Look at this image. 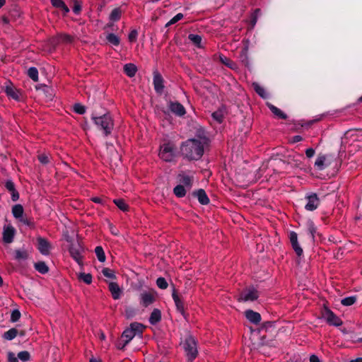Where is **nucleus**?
<instances>
[{"instance_id": "1", "label": "nucleus", "mask_w": 362, "mask_h": 362, "mask_svg": "<svg viewBox=\"0 0 362 362\" xmlns=\"http://www.w3.org/2000/svg\"><path fill=\"white\" fill-rule=\"evenodd\" d=\"M182 155L188 160H199L204 153L202 142L190 139L184 142L180 148Z\"/></svg>"}, {"instance_id": "2", "label": "nucleus", "mask_w": 362, "mask_h": 362, "mask_svg": "<svg viewBox=\"0 0 362 362\" xmlns=\"http://www.w3.org/2000/svg\"><path fill=\"white\" fill-rule=\"evenodd\" d=\"M92 119L94 121L95 124L103 131L105 136L111 134L114 128V122L109 114H104L99 117L93 115Z\"/></svg>"}, {"instance_id": "3", "label": "nucleus", "mask_w": 362, "mask_h": 362, "mask_svg": "<svg viewBox=\"0 0 362 362\" xmlns=\"http://www.w3.org/2000/svg\"><path fill=\"white\" fill-rule=\"evenodd\" d=\"M184 349L189 361H192L197 356L198 351L197 341L192 336L189 335L185 339L184 342Z\"/></svg>"}, {"instance_id": "4", "label": "nucleus", "mask_w": 362, "mask_h": 362, "mask_svg": "<svg viewBox=\"0 0 362 362\" xmlns=\"http://www.w3.org/2000/svg\"><path fill=\"white\" fill-rule=\"evenodd\" d=\"M321 317L325 320L329 325L338 327L342 324L341 320L326 306L321 310Z\"/></svg>"}, {"instance_id": "5", "label": "nucleus", "mask_w": 362, "mask_h": 362, "mask_svg": "<svg viewBox=\"0 0 362 362\" xmlns=\"http://www.w3.org/2000/svg\"><path fill=\"white\" fill-rule=\"evenodd\" d=\"M259 298L258 291L252 286L244 289L238 298V301H254Z\"/></svg>"}, {"instance_id": "6", "label": "nucleus", "mask_w": 362, "mask_h": 362, "mask_svg": "<svg viewBox=\"0 0 362 362\" xmlns=\"http://www.w3.org/2000/svg\"><path fill=\"white\" fill-rule=\"evenodd\" d=\"M159 156L161 159L166 162L171 161L174 158L173 148L169 144H165L162 146Z\"/></svg>"}, {"instance_id": "7", "label": "nucleus", "mask_w": 362, "mask_h": 362, "mask_svg": "<svg viewBox=\"0 0 362 362\" xmlns=\"http://www.w3.org/2000/svg\"><path fill=\"white\" fill-rule=\"evenodd\" d=\"M141 304L144 307H148L156 300V294L153 291H144L140 295Z\"/></svg>"}, {"instance_id": "8", "label": "nucleus", "mask_w": 362, "mask_h": 362, "mask_svg": "<svg viewBox=\"0 0 362 362\" xmlns=\"http://www.w3.org/2000/svg\"><path fill=\"white\" fill-rule=\"evenodd\" d=\"M16 233L15 228L11 225L4 226L3 240L6 243H11Z\"/></svg>"}, {"instance_id": "9", "label": "nucleus", "mask_w": 362, "mask_h": 362, "mask_svg": "<svg viewBox=\"0 0 362 362\" xmlns=\"http://www.w3.org/2000/svg\"><path fill=\"white\" fill-rule=\"evenodd\" d=\"M37 241L39 251L44 255H48L51 248L50 243L45 238L41 237H38Z\"/></svg>"}, {"instance_id": "10", "label": "nucleus", "mask_w": 362, "mask_h": 362, "mask_svg": "<svg viewBox=\"0 0 362 362\" xmlns=\"http://www.w3.org/2000/svg\"><path fill=\"white\" fill-rule=\"evenodd\" d=\"M290 241L293 249L298 257H300L303 254V249L298 244V235L296 232H291L289 235Z\"/></svg>"}, {"instance_id": "11", "label": "nucleus", "mask_w": 362, "mask_h": 362, "mask_svg": "<svg viewBox=\"0 0 362 362\" xmlns=\"http://www.w3.org/2000/svg\"><path fill=\"white\" fill-rule=\"evenodd\" d=\"M153 85L156 93L160 94L163 93L164 88L163 79L158 71L153 73Z\"/></svg>"}, {"instance_id": "12", "label": "nucleus", "mask_w": 362, "mask_h": 362, "mask_svg": "<svg viewBox=\"0 0 362 362\" xmlns=\"http://www.w3.org/2000/svg\"><path fill=\"white\" fill-rule=\"evenodd\" d=\"M245 316L251 323L255 325L259 324L262 320L260 314L257 312L253 311L252 310H245Z\"/></svg>"}, {"instance_id": "13", "label": "nucleus", "mask_w": 362, "mask_h": 362, "mask_svg": "<svg viewBox=\"0 0 362 362\" xmlns=\"http://www.w3.org/2000/svg\"><path fill=\"white\" fill-rule=\"evenodd\" d=\"M169 108L171 112L180 117L183 116L186 113L184 106L178 102H170Z\"/></svg>"}, {"instance_id": "14", "label": "nucleus", "mask_w": 362, "mask_h": 362, "mask_svg": "<svg viewBox=\"0 0 362 362\" xmlns=\"http://www.w3.org/2000/svg\"><path fill=\"white\" fill-rule=\"evenodd\" d=\"M308 203L305 205V209L308 211H313L316 209L319 205V199L316 194H313L308 197Z\"/></svg>"}, {"instance_id": "15", "label": "nucleus", "mask_w": 362, "mask_h": 362, "mask_svg": "<svg viewBox=\"0 0 362 362\" xmlns=\"http://www.w3.org/2000/svg\"><path fill=\"white\" fill-rule=\"evenodd\" d=\"M71 256L80 264L81 259V248L78 244H71L69 247Z\"/></svg>"}, {"instance_id": "16", "label": "nucleus", "mask_w": 362, "mask_h": 362, "mask_svg": "<svg viewBox=\"0 0 362 362\" xmlns=\"http://www.w3.org/2000/svg\"><path fill=\"white\" fill-rule=\"evenodd\" d=\"M5 187L11 192L12 201L16 202L19 199V193L16 189L14 183L11 180H7L5 184Z\"/></svg>"}, {"instance_id": "17", "label": "nucleus", "mask_w": 362, "mask_h": 362, "mask_svg": "<svg viewBox=\"0 0 362 362\" xmlns=\"http://www.w3.org/2000/svg\"><path fill=\"white\" fill-rule=\"evenodd\" d=\"M194 197H197L199 203L203 205H206L209 203V199L208 198L205 191L202 189H199L197 191H194L192 193Z\"/></svg>"}, {"instance_id": "18", "label": "nucleus", "mask_w": 362, "mask_h": 362, "mask_svg": "<svg viewBox=\"0 0 362 362\" xmlns=\"http://www.w3.org/2000/svg\"><path fill=\"white\" fill-rule=\"evenodd\" d=\"M173 298L175 301L177 310L184 316L185 317V313L184 309V303L182 300L180 298L177 291L175 289H173V292L172 294Z\"/></svg>"}, {"instance_id": "19", "label": "nucleus", "mask_w": 362, "mask_h": 362, "mask_svg": "<svg viewBox=\"0 0 362 362\" xmlns=\"http://www.w3.org/2000/svg\"><path fill=\"white\" fill-rule=\"evenodd\" d=\"M4 90L8 96L11 98L18 100L20 98V93L16 88L12 85L6 86L4 88Z\"/></svg>"}, {"instance_id": "20", "label": "nucleus", "mask_w": 362, "mask_h": 362, "mask_svg": "<svg viewBox=\"0 0 362 362\" xmlns=\"http://www.w3.org/2000/svg\"><path fill=\"white\" fill-rule=\"evenodd\" d=\"M330 163L327 162V156L326 155L320 154L316 159L315 166L320 170H323L326 166Z\"/></svg>"}, {"instance_id": "21", "label": "nucleus", "mask_w": 362, "mask_h": 362, "mask_svg": "<svg viewBox=\"0 0 362 362\" xmlns=\"http://www.w3.org/2000/svg\"><path fill=\"white\" fill-rule=\"evenodd\" d=\"M109 290L115 300L119 299L120 298L122 291L117 283L110 282L109 284Z\"/></svg>"}, {"instance_id": "22", "label": "nucleus", "mask_w": 362, "mask_h": 362, "mask_svg": "<svg viewBox=\"0 0 362 362\" xmlns=\"http://www.w3.org/2000/svg\"><path fill=\"white\" fill-rule=\"evenodd\" d=\"M161 320V312L159 309L155 308L151 313L149 317V322L151 325H156Z\"/></svg>"}, {"instance_id": "23", "label": "nucleus", "mask_w": 362, "mask_h": 362, "mask_svg": "<svg viewBox=\"0 0 362 362\" xmlns=\"http://www.w3.org/2000/svg\"><path fill=\"white\" fill-rule=\"evenodd\" d=\"M124 71L129 77H133L137 71V67L134 64H127L124 66Z\"/></svg>"}, {"instance_id": "24", "label": "nucleus", "mask_w": 362, "mask_h": 362, "mask_svg": "<svg viewBox=\"0 0 362 362\" xmlns=\"http://www.w3.org/2000/svg\"><path fill=\"white\" fill-rule=\"evenodd\" d=\"M24 210L21 204H16L12 208V214L16 218H23Z\"/></svg>"}, {"instance_id": "25", "label": "nucleus", "mask_w": 362, "mask_h": 362, "mask_svg": "<svg viewBox=\"0 0 362 362\" xmlns=\"http://www.w3.org/2000/svg\"><path fill=\"white\" fill-rule=\"evenodd\" d=\"M267 105H268V107L269 108V110L272 111V112L276 117H278L281 119H286L287 118L286 115L285 113H284L280 109H279L276 106H274L272 104H268Z\"/></svg>"}, {"instance_id": "26", "label": "nucleus", "mask_w": 362, "mask_h": 362, "mask_svg": "<svg viewBox=\"0 0 362 362\" xmlns=\"http://www.w3.org/2000/svg\"><path fill=\"white\" fill-rule=\"evenodd\" d=\"M35 269L41 274H47L49 272V267L45 262L40 261L35 263Z\"/></svg>"}, {"instance_id": "27", "label": "nucleus", "mask_w": 362, "mask_h": 362, "mask_svg": "<svg viewBox=\"0 0 362 362\" xmlns=\"http://www.w3.org/2000/svg\"><path fill=\"white\" fill-rule=\"evenodd\" d=\"M129 328L131 330H132L133 332L135 333V335L136 334H142L143 331L145 328V326L144 325H142L141 323L132 322L130 324Z\"/></svg>"}, {"instance_id": "28", "label": "nucleus", "mask_w": 362, "mask_h": 362, "mask_svg": "<svg viewBox=\"0 0 362 362\" xmlns=\"http://www.w3.org/2000/svg\"><path fill=\"white\" fill-rule=\"evenodd\" d=\"M179 177H180V182L183 186L188 187V189L191 188L192 181L191 177L183 174H180Z\"/></svg>"}, {"instance_id": "29", "label": "nucleus", "mask_w": 362, "mask_h": 362, "mask_svg": "<svg viewBox=\"0 0 362 362\" xmlns=\"http://www.w3.org/2000/svg\"><path fill=\"white\" fill-rule=\"evenodd\" d=\"M18 334V330L16 328H11L4 332L3 337L6 340H12Z\"/></svg>"}, {"instance_id": "30", "label": "nucleus", "mask_w": 362, "mask_h": 362, "mask_svg": "<svg viewBox=\"0 0 362 362\" xmlns=\"http://www.w3.org/2000/svg\"><path fill=\"white\" fill-rule=\"evenodd\" d=\"M308 227V235H309L311 240L314 241L315 234L317 232V228L312 221H309L307 224Z\"/></svg>"}, {"instance_id": "31", "label": "nucleus", "mask_w": 362, "mask_h": 362, "mask_svg": "<svg viewBox=\"0 0 362 362\" xmlns=\"http://www.w3.org/2000/svg\"><path fill=\"white\" fill-rule=\"evenodd\" d=\"M175 195L177 197H183L186 194V189L182 185H178L173 189Z\"/></svg>"}, {"instance_id": "32", "label": "nucleus", "mask_w": 362, "mask_h": 362, "mask_svg": "<svg viewBox=\"0 0 362 362\" xmlns=\"http://www.w3.org/2000/svg\"><path fill=\"white\" fill-rule=\"evenodd\" d=\"M122 15V10L120 8H114L110 15V20L112 21H117L119 20Z\"/></svg>"}, {"instance_id": "33", "label": "nucleus", "mask_w": 362, "mask_h": 362, "mask_svg": "<svg viewBox=\"0 0 362 362\" xmlns=\"http://www.w3.org/2000/svg\"><path fill=\"white\" fill-rule=\"evenodd\" d=\"M211 116L215 121L220 124L223 121L224 117V112L222 109H219L217 111L213 112Z\"/></svg>"}, {"instance_id": "34", "label": "nucleus", "mask_w": 362, "mask_h": 362, "mask_svg": "<svg viewBox=\"0 0 362 362\" xmlns=\"http://www.w3.org/2000/svg\"><path fill=\"white\" fill-rule=\"evenodd\" d=\"M78 279L80 281H83L86 284H90L92 282V275L90 274L79 273L78 274Z\"/></svg>"}, {"instance_id": "35", "label": "nucleus", "mask_w": 362, "mask_h": 362, "mask_svg": "<svg viewBox=\"0 0 362 362\" xmlns=\"http://www.w3.org/2000/svg\"><path fill=\"white\" fill-rule=\"evenodd\" d=\"M107 40L113 45L117 46L119 45L120 40L118 36L114 33H109L106 37Z\"/></svg>"}, {"instance_id": "36", "label": "nucleus", "mask_w": 362, "mask_h": 362, "mask_svg": "<svg viewBox=\"0 0 362 362\" xmlns=\"http://www.w3.org/2000/svg\"><path fill=\"white\" fill-rule=\"evenodd\" d=\"M95 255L100 262L105 261V255L101 246H97L95 249Z\"/></svg>"}, {"instance_id": "37", "label": "nucleus", "mask_w": 362, "mask_h": 362, "mask_svg": "<svg viewBox=\"0 0 362 362\" xmlns=\"http://www.w3.org/2000/svg\"><path fill=\"white\" fill-rule=\"evenodd\" d=\"M197 136L199 138V139H197L198 141H201L202 142V144L204 146V144H206L207 142H208V139L207 137L205 135V132L203 129H199L197 131Z\"/></svg>"}, {"instance_id": "38", "label": "nucleus", "mask_w": 362, "mask_h": 362, "mask_svg": "<svg viewBox=\"0 0 362 362\" xmlns=\"http://www.w3.org/2000/svg\"><path fill=\"white\" fill-rule=\"evenodd\" d=\"M113 202L116 204V206L122 211H126L128 210V205L125 203L124 199H114Z\"/></svg>"}, {"instance_id": "39", "label": "nucleus", "mask_w": 362, "mask_h": 362, "mask_svg": "<svg viewBox=\"0 0 362 362\" xmlns=\"http://www.w3.org/2000/svg\"><path fill=\"white\" fill-rule=\"evenodd\" d=\"M28 75L35 82L38 81V71L35 67H30L28 70Z\"/></svg>"}, {"instance_id": "40", "label": "nucleus", "mask_w": 362, "mask_h": 362, "mask_svg": "<svg viewBox=\"0 0 362 362\" xmlns=\"http://www.w3.org/2000/svg\"><path fill=\"white\" fill-rule=\"evenodd\" d=\"M134 336L135 333L133 332L129 327L126 329L122 334V337L126 338L125 341H128V342H129Z\"/></svg>"}, {"instance_id": "41", "label": "nucleus", "mask_w": 362, "mask_h": 362, "mask_svg": "<svg viewBox=\"0 0 362 362\" xmlns=\"http://www.w3.org/2000/svg\"><path fill=\"white\" fill-rule=\"evenodd\" d=\"M28 256V255L25 250H16L15 251V259L17 260L26 259Z\"/></svg>"}, {"instance_id": "42", "label": "nucleus", "mask_w": 362, "mask_h": 362, "mask_svg": "<svg viewBox=\"0 0 362 362\" xmlns=\"http://www.w3.org/2000/svg\"><path fill=\"white\" fill-rule=\"evenodd\" d=\"M188 38L197 47H200L201 42H202V37L200 35H194V34H189L188 36Z\"/></svg>"}, {"instance_id": "43", "label": "nucleus", "mask_w": 362, "mask_h": 362, "mask_svg": "<svg viewBox=\"0 0 362 362\" xmlns=\"http://www.w3.org/2000/svg\"><path fill=\"white\" fill-rule=\"evenodd\" d=\"M247 51L248 49L245 47L242 49L240 54V60L245 66L248 65Z\"/></svg>"}, {"instance_id": "44", "label": "nucleus", "mask_w": 362, "mask_h": 362, "mask_svg": "<svg viewBox=\"0 0 362 362\" xmlns=\"http://www.w3.org/2000/svg\"><path fill=\"white\" fill-rule=\"evenodd\" d=\"M356 298L355 296H350L343 298L341 303L343 305L349 306L355 303Z\"/></svg>"}, {"instance_id": "45", "label": "nucleus", "mask_w": 362, "mask_h": 362, "mask_svg": "<svg viewBox=\"0 0 362 362\" xmlns=\"http://www.w3.org/2000/svg\"><path fill=\"white\" fill-rule=\"evenodd\" d=\"M18 358L23 362L28 361L30 358V353L27 351H23L18 354Z\"/></svg>"}, {"instance_id": "46", "label": "nucleus", "mask_w": 362, "mask_h": 362, "mask_svg": "<svg viewBox=\"0 0 362 362\" xmlns=\"http://www.w3.org/2000/svg\"><path fill=\"white\" fill-rule=\"evenodd\" d=\"M253 86H254L255 90L256 91V93L259 95H260L262 98H265L266 97V95H265V90H264L263 87H262L261 86H259L257 83H253Z\"/></svg>"}, {"instance_id": "47", "label": "nucleus", "mask_w": 362, "mask_h": 362, "mask_svg": "<svg viewBox=\"0 0 362 362\" xmlns=\"http://www.w3.org/2000/svg\"><path fill=\"white\" fill-rule=\"evenodd\" d=\"M156 284L158 287L161 289H165L168 286L166 280L163 277H159L156 281Z\"/></svg>"}, {"instance_id": "48", "label": "nucleus", "mask_w": 362, "mask_h": 362, "mask_svg": "<svg viewBox=\"0 0 362 362\" xmlns=\"http://www.w3.org/2000/svg\"><path fill=\"white\" fill-rule=\"evenodd\" d=\"M182 18H183V14L182 13H177L170 21H168L166 23L165 27H168V26H170V25H171L173 24H175L177 21L181 20Z\"/></svg>"}, {"instance_id": "49", "label": "nucleus", "mask_w": 362, "mask_h": 362, "mask_svg": "<svg viewBox=\"0 0 362 362\" xmlns=\"http://www.w3.org/2000/svg\"><path fill=\"white\" fill-rule=\"evenodd\" d=\"M74 110L79 115H83L86 112V107L80 103H76L74 105Z\"/></svg>"}, {"instance_id": "50", "label": "nucleus", "mask_w": 362, "mask_h": 362, "mask_svg": "<svg viewBox=\"0 0 362 362\" xmlns=\"http://www.w3.org/2000/svg\"><path fill=\"white\" fill-rule=\"evenodd\" d=\"M21 312L16 309V310H13L11 313V322H17L20 317H21Z\"/></svg>"}, {"instance_id": "51", "label": "nucleus", "mask_w": 362, "mask_h": 362, "mask_svg": "<svg viewBox=\"0 0 362 362\" xmlns=\"http://www.w3.org/2000/svg\"><path fill=\"white\" fill-rule=\"evenodd\" d=\"M103 274L110 279H115L116 276L115 275L112 270L110 269L109 268H104L102 270Z\"/></svg>"}, {"instance_id": "52", "label": "nucleus", "mask_w": 362, "mask_h": 362, "mask_svg": "<svg viewBox=\"0 0 362 362\" xmlns=\"http://www.w3.org/2000/svg\"><path fill=\"white\" fill-rule=\"evenodd\" d=\"M220 59L223 64L226 65L228 67L233 69L234 63L226 57H220Z\"/></svg>"}, {"instance_id": "53", "label": "nucleus", "mask_w": 362, "mask_h": 362, "mask_svg": "<svg viewBox=\"0 0 362 362\" xmlns=\"http://www.w3.org/2000/svg\"><path fill=\"white\" fill-rule=\"evenodd\" d=\"M59 37L63 42L71 43L73 41V37L69 35L63 34Z\"/></svg>"}, {"instance_id": "54", "label": "nucleus", "mask_w": 362, "mask_h": 362, "mask_svg": "<svg viewBox=\"0 0 362 362\" xmlns=\"http://www.w3.org/2000/svg\"><path fill=\"white\" fill-rule=\"evenodd\" d=\"M39 161L42 164H47L49 162L48 156L45 154H40L37 156Z\"/></svg>"}, {"instance_id": "55", "label": "nucleus", "mask_w": 362, "mask_h": 362, "mask_svg": "<svg viewBox=\"0 0 362 362\" xmlns=\"http://www.w3.org/2000/svg\"><path fill=\"white\" fill-rule=\"evenodd\" d=\"M259 13H260V9L256 8L252 14V18L251 20V23L252 24V25H255L256 24L257 21V16Z\"/></svg>"}, {"instance_id": "56", "label": "nucleus", "mask_w": 362, "mask_h": 362, "mask_svg": "<svg viewBox=\"0 0 362 362\" xmlns=\"http://www.w3.org/2000/svg\"><path fill=\"white\" fill-rule=\"evenodd\" d=\"M137 31L136 30H133L131 31V33L129 34L128 38L130 42H134L136 40L137 37Z\"/></svg>"}, {"instance_id": "57", "label": "nucleus", "mask_w": 362, "mask_h": 362, "mask_svg": "<svg viewBox=\"0 0 362 362\" xmlns=\"http://www.w3.org/2000/svg\"><path fill=\"white\" fill-rule=\"evenodd\" d=\"M81 10V4L76 1L74 2V6H73V11L75 13L78 14V13H79Z\"/></svg>"}, {"instance_id": "58", "label": "nucleus", "mask_w": 362, "mask_h": 362, "mask_svg": "<svg viewBox=\"0 0 362 362\" xmlns=\"http://www.w3.org/2000/svg\"><path fill=\"white\" fill-rule=\"evenodd\" d=\"M8 362H18V358L13 352H8Z\"/></svg>"}, {"instance_id": "59", "label": "nucleus", "mask_w": 362, "mask_h": 362, "mask_svg": "<svg viewBox=\"0 0 362 362\" xmlns=\"http://www.w3.org/2000/svg\"><path fill=\"white\" fill-rule=\"evenodd\" d=\"M128 341H119L117 344H116V346L118 349H124V347L126 346V345L128 344Z\"/></svg>"}, {"instance_id": "60", "label": "nucleus", "mask_w": 362, "mask_h": 362, "mask_svg": "<svg viewBox=\"0 0 362 362\" xmlns=\"http://www.w3.org/2000/svg\"><path fill=\"white\" fill-rule=\"evenodd\" d=\"M125 312H126V316L127 318L132 317L135 314V312H134V309H132V308H127V309H126Z\"/></svg>"}, {"instance_id": "61", "label": "nucleus", "mask_w": 362, "mask_h": 362, "mask_svg": "<svg viewBox=\"0 0 362 362\" xmlns=\"http://www.w3.org/2000/svg\"><path fill=\"white\" fill-rule=\"evenodd\" d=\"M274 322L272 321H267L262 323L261 328L267 329L269 327H271L273 326Z\"/></svg>"}, {"instance_id": "62", "label": "nucleus", "mask_w": 362, "mask_h": 362, "mask_svg": "<svg viewBox=\"0 0 362 362\" xmlns=\"http://www.w3.org/2000/svg\"><path fill=\"white\" fill-rule=\"evenodd\" d=\"M315 154V150L312 148H308L305 151V155L308 158H311Z\"/></svg>"}, {"instance_id": "63", "label": "nucleus", "mask_w": 362, "mask_h": 362, "mask_svg": "<svg viewBox=\"0 0 362 362\" xmlns=\"http://www.w3.org/2000/svg\"><path fill=\"white\" fill-rule=\"evenodd\" d=\"M63 2V0H51L52 5L56 8H58Z\"/></svg>"}, {"instance_id": "64", "label": "nucleus", "mask_w": 362, "mask_h": 362, "mask_svg": "<svg viewBox=\"0 0 362 362\" xmlns=\"http://www.w3.org/2000/svg\"><path fill=\"white\" fill-rule=\"evenodd\" d=\"M21 222L23 223L24 224L28 226H33V223L27 218H21V219H19Z\"/></svg>"}]
</instances>
